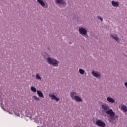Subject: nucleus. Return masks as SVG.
I'll list each match as a JSON object with an SVG mask.
<instances>
[{
    "instance_id": "nucleus-1",
    "label": "nucleus",
    "mask_w": 127,
    "mask_h": 127,
    "mask_svg": "<svg viewBox=\"0 0 127 127\" xmlns=\"http://www.w3.org/2000/svg\"><path fill=\"white\" fill-rule=\"evenodd\" d=\"M47 61L49 62V64H51L55 67H58L59 62L56 59H52L51 58H48Z\"/></svg>"
},
{
    "instance_id": "nucleus-2",
    "label": "nucleus",
    "mask_w": 127,
    "mask_h": 127,
    "mask_svg": "<svg viewBox=\"0 0 127 127\" xmlns=\"http://www.w3.org/2000/svg\"><path fill=\"white\" fill-rule=\"evenodd\" d=\"M106 114L110 116V118L109 119L110 122H112L113 120H115V116L116 115V113L113 112V110L109 109L106 111Z\"/></svg>"
},
{
    "instance_id": "nucleus-3",
    "label": "nucleus",
    "mask_w": 127,
    "mask_h": 127,
    "mask_svg": "<svg viewBox=\"0 0 127 127\" xmlns=\"http://www.w3.org/2000/svg\"><path fill=\"white\" fill-rule=\"evenodd\" d=\"M96 126H97V127H106V123H105L104 121H102L101 120H97L96 122Z\"/></svg>"
},
{
    "instance_id": "nucleus-4",
    "label": "nucleus",
    "mask_w": 127,
    "mask_h": 127,
    "mask_svg": "<svg viewBox=\"0 0 127 127\" xmlns=\"http://www.w3.org/2000/svg\"><path fill=\"white\" fill-rule=\"evenodd\" d=\"M80 34L81 35H86L87 33V30L84 29V28H80L79 29Z\"/></svg>"
},
{
    "instance_id": "nucleus-5",
    "label": "nucleus",
    "mask_w": 127,
    "mask_h": 127,
    "mask_svg": "<svg viewBox=\"0 0 127 127\" xmlns=\"http://www.w3.org/2000/svg\"><path fill=\"white\" fill-rule=\"evenodd\" d=\"M49 96L52 100H55V101H56V102H58V101H59V98L56 97L55 95L49 94Z\"/></svg>"
},
{
    "instance_id": "nucleus-6",
    "label": "nucleus",
    "mask_w": 127,
    "mask_h": 127,
    "mask_svg": "<svg viewBox=\"0 0 127 127\" xmlns=\"http://www.w3.org/2000/svg\"><path fill=\"white\" fill-rule=\"evenodd\" d=\"M101 108L102 110H104V111H108L109 109H110V107H109V105H107L106 104H103L101 106Z\"/></svg>"
},
{
    "instance_id": "nucleus-7",
    "label": "nucleus",
    "mask_w": 127,
    "mask_h": 127,
    "mask_svg": "<svg viewBox=\"0 0 127 127\" xmlns=\"http://www.w3.org/2000/svg\"><path fill=\"white\" fill-rule=\"evenodd\" d=\"M92 74L94 77H96V78H99V77L101 76V74H100L99 72L94 70L92 71Z\"/></svg>"
},
{
    "instance_id": "nucleus-8",
    "label": "nucleus",
    "mask_w": 127,
    "mask_h": 127,
    "mask_svg": "<svg viewBox=\"0 0 127 127\" xmlns=\"http://www.w3.org/2000/svg\"><path fill=\"white\" fill-rule=\"evenodd\" d=\"M112 4L113 6H114V7H118L119 5V2H116L115 1H112Z\"/></svg>"
},
{
    "instance_id": "nucleus-9",
    "label": "nucleus",
    "mask_w": 127,
    "mask_h": 127,
    "mask_svg": "<svg viewBox=\"0 0 127 127\" xmlns=\"http://www.w3.org/2000/svg\"><path fill=\"white\" fill-rule=\"evenodd\" d=\"M73 100H75L76 102H82V98L81 97L76 96L74 98Z\"/></svg>"
},
{
    "instance_id": "nucleus-10",
    "label": "nucleus",
    "mask_w": 127,
    "mask_h": 127,
    "mask_svg": "<svg viewBox=\"0 0 127 127\" xmlns=\"http://www.w3.org/2000/svg\"><path fill=\"white\" fill-rule=\"evenodd\" d=\"M38 2L41 4L43 7H45V3H44V2H43V0H37Z\"/></svg>"
},
{
    "instance_id": "nucleus-11",
    "label": "nucleus",
    "mask_w": 127,
    "mask_h": 127,
    "mask_svg": "<svg viewBox=\"0 0 127 127\" xmlns=\"http://www.w3.org/2000/svg\"><path fill=\"white\" fill-rule=\"evenodd\" d=\"M107 100L108 102H109V103H111L112 104H114L115 103V100L113 99V98L111 97H107Z\"/></svg>"
},
{
    "instance_id": "nucleus-12",
    "label": "nucleus",
    "mask_w": 127,
    "mask_h": 127,
    "mask_svg": "<svg viewBox=\"0 0 127 127\" xmlns=\"http://www.w3.org/2000/svg\"><path fill=\"white\" fill-rule=\"evenodd\" d=\"M37 94L40 98H44V96L43 95V93L39 90L37 91Z\"/></svg>"
},
{
    "instance_id": "nucleus-13",
    "label": "nucleus",
    "mask_w": 127,
    "mask_h": 127,
    "mask_svg": "<svg viewBox=\"0 0 127 127\" xmlns=\"http://www.w3.org/2000/svg\"><path fill=\"white\" fill-rule=\"evenodd\" d=\"M70 96L72 99H74L75 97H77V93L72 92L70 93Z\"/></svg>"
},
{
    "instance_id": "nucleus-14",
    "label": "nucleus",
    "mask_w": 127,
    "mask_h": 127,
    "mask_svg": "<svg viewBox=\"0 0 127 127\" xmlns=\"http://www.w3.org/2000/svg\"><path fill=\"white\" fill-rule=\"evenodd\" d=\"M57 3H60L61 4H65V1L64 0H56Z\"/></svg>"
},
{
    "instance_id": "nucleus-15",
    "label": "nucleus",
    "mask_w": 127,
    "mask_h": 127,
    "mask_svg": "<svg viewBox=\"0 0 127 127\" xmlns=\"http://www.w3.org/2000/svg\"><path fill=\"white\" fill-rule=\"evenodd\" d=\"M121 110H123L124 112H127V107L126 105H123L121 107Z\"/></svg>"
},
{
    "instance_id": "nucleus-16",
    "label": "nucleus",
    "mask_w": 127,
    "mask_h": 127,
    "mask_svg": "<svg viewBox=\"0 0 127 127\" xmlns=\"http://www.w3.org/2000/svg\"><path fill=\"white\" fill-rule=\"evenodd\" d=\"M111 37H112V38H113V39H114V40H116V41H117V42H120V40H119V38H118V37H115V36L112 35H111Z\"/></svg>"
},
{
    "instance_id": "nucleus-17",
    "label": "nucleus",
    "mask_w": 127,
    "mask_h": 127,
    "mask_svg": "<svg viewBox=\"0 0 127 127\" xmlns=\"http://www.w3.org/2000/svg\"><path fill=\"white\" fill-rule=\"evenodd\" d=\"M79 72L80 74H81V75H83V74H84V73H85V71L84 70V69H82V68H80L79 69Z\"/></svg>"
},
{
    "instance_id": "nucleus-18",
    "label": "nucleus",
    "mask_w": 127,
    "mask_h": 127,
    "mask_svg": "<svg viewBox=\"0 0 127 127\" xmlns=\"http://www.w3.org/2000/svg\"><path fill=\"white\" fill-rule=\"evenodd\" d=\"M31 90L32 91V92H34V93H35L37 91L36 88H35V87L33 86L31 87Z\"/></svg>"
},
{
    "instance_id": "nucleus-19",
    "label": "nucleus",
    "mask_w": 127,
    "mask_h": 127,
    "mask_svg": "<svg viewBox=\"0 0 127 127\" xmlns=\"http://www.w3.org/2000/svg\"><path fill=\"white\" fill-rule=\"evenodd\" d=\"M36 79H38V80H41V77L39 76V74H37L36 75Z\"/></svg>"
},
{
    "instance_id": "nucleus-20",
    "label": "nucleus",
    "mask_w": 127,
    "mask_h": 127,
    "mask_svg": "<svg viewBox=\"0 0 127 127\" xmlns=\"http://www.w3.org/2000/svg\"><path fill=\"white\" fill-rule=\"evenodd\" d=\"M33 98L35 99V100H36V101H39V100H40L39 99V98L37 97V96H34Z\"/></svg>"
},
{
    "instance_id": "nucleus-21",
    "label": "nucleus",
    "mask_w": 127,
    "mask_h": 127,
    "mask_svg": "<svg viewBox=\"0 0 127 127\" xmlns=\"http://www.w3.org/2000/svg\"><path fill=\"white\" fill-rule=\"evenodd\" d=\"M98 19H100L101 21H103V18L101 16H98Z\"/></svg>"
},
{
    "instance_id": "nucleus-22",
    "label": "nucleus",
    "mask_w": 127,
    "mask_h": 127,
    "mask_svg": "<svg viewBox=\"0 0 127 127\" xmlns=\"http://www.w3.org/2000/svg\"><path fill=\"white\" fill-rule=\"evenodd\" d=\"M125 86H126V88H127V82L125 83Z\"/></svg>"
},
{
    "instance_id": "nucleus-23",
    "label": "nucleus",
    "mask_w": 127,
    "mask_h": 127,
    "mask_svg": "<svg viewBox=\"0 0 127 127\" xmlns=\"http://www.w3.org/2000/svg\"><path fill=\"white\" fill-rule=\"evenodd\" d=\"M115 118H116V119H118V118H119V117L116 115V116H115Z\"/></svg>"
}]
</instances>
